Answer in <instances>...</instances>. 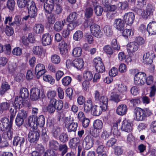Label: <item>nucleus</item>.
Segmentation results:
<instances>
[{"mask_svg": "<svg viewBox=\"0 0 156 156\" xmlns=\"http://www.w3.org/2000/svg\"><path fill=\"white\" fill-rule=\"evenodd\" d=\"M127 111V107L125 105H121L117 108L116 112L118 115H125Z\"/></svg>", "mask_w": 156, "mask_h": 156, "instance_id": "34", "label": "nucleus"}, {"mask_svg": "<svg viewBox=\"0 0 156 156\" xmlns=\"http://www.w3.org/2000/svg\"><path fill=\"white\" fill-rule=\"evenodd\" d=\"M12 126L11 125L9 126V128L7 129L8 131L5 133L4 134H6L7 138L9 140H11L12 137L13 136V129L12 128Z\"/></svg>", "mask_w": 156, "mask_h": 156, "instance_id": "60", "label": "nucleus"}, {"mask_svg": "<svg viewBox=\"0 0 156 156\" xmlns=\"http://www.w3.org/2000/svg\"><path fill=\"white\" fill-rule=\"evenodd\" d=\"M93 126L94 129L100 130L103 127V123L102 121L100 119H96L94 121Z\"/></svg>", "mask_w": 156, "mask_h": 156, "instance_id": "38", "label": "nucleus"}, {"mask_svg": "<svg viewBox=\"0 0 156 156\" xmlns=\"http://www.w3.org/2000/svg\"><path fill=\"white\" fill-rule=\"evenodd\" d=\"M10 123L9 120L7 118H3L0 120V130L5 131L9 128Z\"/></svg>", "mask_w": 156, "mask_h": 156, "instance_id": "19", "label": "nucleus"}, {"mask_svg": "<svg viewBox=\"0 0 156 156\" xmlns=\"http://www.w3.org/2000/svg\"><path fill=\"white\" fill-rule=\"evenodd\" d=\"M42 44L44 46L50 44L51 42V37L49 33L44 34L42 35Z\"/></svg>", "mask_w": 156, "mask_h": 156, "instance_id": "29", "label": "nucleus"}, {"mask_svg": "<svg viewBox=\"0 0 156 156\" xmlns=\"http://www.w3.org/2000/svg\"><path fill=\"white\" fill-rule=\"evenodd\" d=\"M36 128L38 126L40 127H42L45 124V119L44 116L40 115L38 118L36 116Z\"/></svg>", "mask_w": 156, "mask_h": 156, "instance_id": "37", "label": "nucleus"}, {"mask_svg": "<svg viewBox=\"0 0 156 156\" xmlns=\"http://www.w3.org/2000/svg\"><path fill=\"white\" fill-rule=\"evenodd\" d=\"M44 8L45 13L49 14L51 13L54 8V0H46L44 4Z\"/></svg>", "mask_w": 156, "mask_h": 156, "instance_id": "16", "label": "nucleus"}, {"mask_svg": "<svg viewBox=\"0 0 156 156\" xmlns=\"http://www.w3.org/2000/svg\"><path fill=\"white\" fill-rule=\"evenodd\" d=\"M93 63L97 72L103 73L105 71V67L100 57H97L94 58L93 61Z\"/></svg>", "mask_w": 156, "mask_h": 156, "instance_id": "7", "label": "nucleus"}, {"mask_svg": "<svg viewBox=\"0 0 156 156\" xmlns=\"http://www.w3.org/2000/svg\"><path fill=\"white\" fill-rule=\"evenodd\" d=\"M31 2H29L28 5H30V8L28 9V15L24 16L23 20H27L30 17V18H33L34 19L36 18L37 15V9L36 6L34 4L30 3Z\"/></svg>", "mask_w": 156, "mask_h": 156, "instance_id": "6", "label": "nucleus"}, {"mask_svg": "<svg viewBox=\"0 0 156 156\" xmlns=\"http://www.w3.org/2000/svg\"><path fill=\"white\" fill-rule=\"evenodd\" d=\"M43 80L44 81L47 82L51 84H53L55 82V80L51 75L45 74L43 76Z\"/></svg>", "mask_w": 156, "mask_h": 156, "instance_id": "47", "label": "nucleus"}, {"mask_svg": "<svg viewBox=\"0 0 156 156\" xmlns=\"http://www.w3.org/2000/svg\"><path fill=\"white\" fill-rule=\"evenodd\" d=\"M147 30L149 35L156 34V21L150 22L147 25Z\"/></svg>", "mask_w": 156, "mask_h": 156, "instance_id": "18", "label": "nucleus"}, {"mask_svg": "<svg viewBox=\"0 0 156 156\" xmlns=\"http://www.w3.org/2000/svg\"><path fill=\"white\" fill-rule=\"evenodd\" d=\"M46 70L45 69L44 65L42 64L39 63L37 64L35 67V73L36 74V76L38 79L44 74L46 72Z\"/></svg>", "mask_w": 156, "mask_h": 156, "instance_id": "12", "label": "nucleus"}, {"mask_svg": "<svg viewBox=\"0 0 156 156\" xmlns=\"http://www.w3.org/2000/svg\"><path fill=\"white\" fill-rule=\"evenodd\" d=\"M36 116L32 115L29 116L27 119V125L33 129L36 128Z\"/></svg>", "mask_w": 156, "mask_h": 156, "instance_id": "32", "label": "nucleus"}, {"mask_svg": "<svg viewBox=\"0 0 156 156\" xmlns=\"http://www.w3.org/2000/svg\"><path fill=\"white\" fill-rule=\"evenodd\" d=\"M135 119L138 121H142L147 116L152 114L151 111L148 108L142 109L138 108L134 111Z\"/></svg>", "mask_w": 156, "mask_h": 156, "instance_id": "2", "label": "nucleus"}, {"mask_svg": "<svg viewBox=\"0 0 156 156\" xmlns=\"http://www.w3.org/2000/svg\"><path fill=\"white\" fill-rule=\"evenodd\" d=\"M95 14L98 16H101L103 11V8L100 5H97L94 9Z\"/></svg>", "mask_w": 156, "mask_h": 156, "instance_id": "54", "label": "nucleus"}, {"mask_svg": "<svg viewBox=\"0 0 156 156\" xmlns=\"http://www.w3.org/2000/svg\"><path fill=\"white\" fill-rule=\"evenodd\" d=\"M51 62L55 64H58L60 62V58L59 56L57 55L54 54L51 57Z\"/></svg>", "mask_w": 156, "mask_h": 156, "instance_id": "57", "label": "nucleus"}, {"mask_svg": "<svg viewBox=\"0 0 156 156\" xmlns=\"http://www.w3.org/2000/svg\"><path fill=\"white\" fill-rule=\"evenodd\" d=\"M90 28L91 33L95 37L100 38L103 35V33L101 31L100 26L97 24L93 23H91Z\"/></svg>", "mask_w": 156, "mask_h": 156, "instance_id": "5", "label": "nucleus"}, {"mask_svg": "<svg viewBox=\"0 0 156 156\" xmlns=\"http://www.w3.org/2000/svg\"><path fill=\"white\" fill-rule=\"evenodd\" d=\"M20 96L23 99L27 98L29 96V92L27 89L26 88H22L20 91Z\"/></svg>", "mask_w": 156, "mask_h": 156, "instance_id": "45", "label": "nucleus"}, {"mask_svg": "<svg viewBox=\"0 0 156 156\" xmlns=\"http://www.w3.org/2000/svg\"><path fill=\"white\" fill-rule=\"evenodd\" d=\"M139 46L135 42H132L128 43L127 45V49L128 53H133L138 49Z\"/></svg>", "mask_w": 156, "mask_h": 156, "instance_id": "22", "label": "nucleus"}, {"mask_svg": "<svg viewBox=\"0 0 156 156\" xmlns=\"http://www.w3.org/2000/svg\"><path fill=\"white\" fill-rule=\"evenodd\" d=\"M127 89V86L123 83L119 84L118 87V91L121 93H123L126 92Z\"/></svg>", "mask_w": 156, "mask_h": 156, "instance_id": "63", "label": "nucleus"}, {"mask_svg": "<svg viewBox=\"0 0 156 156\" xmlns=\"http://www.w3.org/2000/svg\"><path fill=\"white\" fill-rule=\"evenodd\" d=\"M116 124H114L112 129V130L114 135L119 138L120 136V131L118 129Z\"/></svg>", "mask_w": 156, "mask_h": 156, "instance_id": "58", "label": "nucleus"}, {"mask_svg": "<svg viewBox=\"0 0 156 156\" xmlns=\"http://www.w3.org/2000/svg\"><path fill=\"white\" fill-rule=\"evenodd\" d=\"M133 124L129 120L125 119L122 123L121 129L122 131L129 133L133 129Z\"/></svg>", "mask_w": 156, "mask_h": 156, "instance_id": "11", "label": "nucleus"}, {"mask_svg": "<svg viewBox=\"0 0 156 156\" xmlns=\"http://www.w3.org/2000/svg\"><path fill=\"white\" fill-rule=\"evenodd\" d=\"M60 52L61 54H65L68 50V44L66 42L62 41L59 44Z\"/></svg>", "mask_w": 156, "mask_h": 156, "instance_id": "26", "label": "nucleus"}, {"mask_svg": "<svg viewBox=\"0 0 156 156\" xmlns=\"http://www.w3.org/2000/svg\"><path fill=\"white\" fill-rule=\"evenodd\" d=\"M33 52L35 55L40 57H44L45 55V51L41 46L34 47Z\"/></svg>", "mask_w": 156, "mask_h": 156, "instance_id": "27", "label": "nucleus"}, {"mask_svg": "<svg viewBox=\"0 0 156 156\" xmlns=\"http://www.w3.org/2000/svg\"><path fill=\"white\" fill-rule=\"evenodd\" d=\"M104 51L107 54L111 55L113 53V50L110 45H106L103 47Z\"/></svg>", "mask_w": 156, "mask_h": 156, "instance_id": "64", "label": "nucleus"}, {"mask_svg": "<svg viewBox=\"0 0 156 156\" xmlns=\"http://www.w3.org/2000/svg\"><path fill=\"white\" fill-rule=\"evenodd\" d=\"M31 2L30 3L32 4H34L35 6H36L35 2L33 1L26 0H18L17 5L20 8L25 7L26 6L28 9L30 8V5H28L29 2Z\"/></svg>", "mask_w": 156, "mask_h": 156, "instance_id": "23", "label": "nucleus"}, {"mask_svg": "<svg viewBox=\"0 0 156 156\" xmlns=\"http://www.w3.org/2000/svg\"><path fill=\"white\" fill-rule=\"evenodd\" d=\"M93 144V140L92 137L90 136H87L83 140V147L85 149L89 150L92 147Z\"/></svg>", "mask_w": 156, "mask_h": 156, "instance_id": "10", "label": "nucleus"}, {"mask_svg": "<svg viewBox=\"0 0 156 156\" xmlns=\"http://www.w3.org/2000/svg\"><path fill=\"white\" fill-rule=\"evenodd\" d=\"M78 16V14L76 12H72L68 16L66 21L68 22H72L77 19Z\"/></svg>", "mask_w": 156, "mask_h": 156, "instance_id": "46", "label": "nucleus"}, {"mask_svg": "<svg viewBox=\"0 0 156 156\" xmlns=\"http://www.w3.org/2000/svg\"><path fill=\"white\" fill-rule=\"evenodd\" d=\"M49 146L51 148L57 150L59 146V144L55 140H51L49 142Z\"/></svg>", "mask_w": 156, "mask_h": 156, "instance_id": "51", "label": "nucleus"}, {"mask_svg": "<svg viewBox=\"0 0 156 156\" xmlns=\"http://www.w3.org/2000/svg\"><path fill=\"white\" fill-rule=\"evenodd\" d=\"M72 81L71 77L69 76H66L63 78L62 80V85L66 86L69 85Z\"/></svg>", "mask_w": 156, "mask_h": 156, "instance_id": "50", "label": "nucleus"}, {"mask_svg": "<svg viewBox=\"0 0 156 156\" xmlns=\"http://www.w3.org/2000/svg\"><path fill=\"white\" fill-rule=\"evenodd\" d=\"M44 30V26L41 24H36L34 27V31L36 34L42 33L43 32Z\"/></svg>", "mask_w": 156, "mask_h": 156, "instance_id": "41", "label": "nucleus"}, {"mask_svg": "<svg viewBox=\"0 0 156 156\" xmlns=\"http://www.w3.org/2000/svg\"><path fill=\"white\" fill-rule=\"evenodd\" d=\"M93 75L92 72L89 71H84L83 73V77L86 80L90 81L93 78Z\"/></svg>", "mask_w": 156, "mask_h": 156, "instance_id": "44", "label": "nucleus"}, {"mask_svg": "<svg viewBox=\"0 0 156 156\" xmlns=\"http://www.w3.org/2000/svg\"><path fill=\"white\" fill-rule=\"evenodd\" d=\"M132 73L135 74L134 77V83L137 85L140 86L144 84L146 81V74L142 72H138L137 69L132 70Z\"/></svg>", "mask_w": 156, "mask_h": 156, "instance_id": "3", "label": "nucleus"}, {"mask_svg": "<svg viewBox=\"0 0 156 156\" xmlns=\"http://www.w3.org/2000/svg\"><path fill=\"white\" fill-rule=\"evenodd\" d=\"M80 144V140L79 137H76L71 139L70 141V147L73 149H76Z\"/></svg>", "mask_w": 156, "mask_h": 156, "instance_id": "28", "label": "nucleus"}, {"mask_svg": "<svg viewBox=\"0 0 156 156\" xmlns=\"http://www.w3.org/2000/svg\"><path fill=\"white\" fill-rule=\"evenodd\" d=\"M104 31L105 35L108 37H111L113 34L111 28L109 26H105L104 28Z\"/></svg>", "mask_w": 156, "mask_h": 156, "instance_id": "49", "label": "nucleus"}, {"mask_svg": "<svg viewBox=\"0 0 156 156\" xmlns=\"http://www.w3.org/2000/svg\"><path fill=\"white\" fill-rule=\"evenodd\" d=\"M39 136L38 131L30 130L28 134V140L31 143H35L39 139Z\"/></svg>", "mask_w": 156, "mask_h": 156, "instance_id": "13", "label": "nucleus"}, {"mask_svg": "<svg viewBox=\"0 0 156 156\" xmlns=\"http://www.w3.org/2000/svg\"><path fill=\"white\" fill-rule=\"evenodd\" d=\"M22 25V23L21 21V18L18 16H15L14 20L11 23V26L16 27L17 29H20Z\"/></svg>", "mask_w": 156, "mask_h": 156, "instance_id": "35", "label": "nucleus"}, {"mask_svg": "<svg viewBox=\"0 0 156 156\" xmlns=\"http://www.w3.org/2000/svg\"><path fill=\"white\" fill-rule=\"evenodd\" d=\"M40 90L37 88H33L30 91V98L31 100L35 101L39 99L41 96Z\"/></svg>", "mask_w": 156, "mask_h": 156, "instance_id": "14", "label": "nucleus"}, {"mask_svg": "<svg viewBox=\"0 0 156 156\" xmlns=\"http://www.w3.org/2000/svg\"><path fill=\"white\" fill-rule=\"evenodd\" d=\"M105 110H103V108H102L100 106L94 105L91 112L93 115L98 116L101 113L102 111H105Z\"/></svg>", "mask_w": 156, "mask_h": 156, "instance_id": "31", "label": "nucleus"}, {"mask_svg": "<svg viewBox=\"0 0 156 156\" xmlns=\"http://www.w3.org/2000/svg\"><path fill=\"white\" fill-rule=\"evenodd\" d=\"M10 111L11 115L10 116V121L9 122L10 125H11V126H12V122L16 112V109H15V108L13 106L12 108H11L10 109Z\"/></svg>", "mask_w": 156, "mask_h": 156, "instance_id": "48", "label": "nucleus"}, {"mask_svg": "<svg viewBox=\"0 0 156 156\" xmlns=\"http://www.w3.org/2000/svg\"><path fill=\"white\" fill-rule=\"evenodd\" d=\"M56 92L55 90H50L47 92V96L48 99L50 100L55 99L54 98L56 96Z\"/></svg>", "mask_w": 156, "mask_h": 156, "instance_id": "55", "label": "nucleus"}, {"mask_svg": "<svg viewBox=\"0 0 156 156\" xmlns=\"http://www.w3.org/2000/svg\"><path fill=\"white\" fill-rule=\"evenodd\" d=\"M73 119L70 116L66 118L64 123L65 127L69 132H75L78 126L77 122H73Z\"/></svg>", "mask_w": 156, "mask_h": 156, "instance_id": "4", "label": "nucleus"}, {"mask_svg": "<svg viewBox=\"0 0 156 156\" xmlns=\"http://www.w3.org/2000/svg\"><path fill=\"white\" fill-rule=\"evenodd\" d=\"M111 99L116 102H118L120 100L119 95L117 92H112L111 94Z\"/></svg>", "mask_w": 156, "mask_h": 156, "instance_id": "56", "label": "nucleus"}, {"mask_svg": "<svg viewBox=\"0 0 156 156\" xmlns=\"http://www.w3.org/2000/svg\"><path fill=\"white\" fill-rule=\"evenodd\" d=\"M83 33L82 31L77 30L73 35V39L76 41H80L83 37Z\"/></svg>", "mask_w": 156, "mask_h": 156, "instance_id": "39", "label": "nucleus"}, {"mask_svg": "<svg viewBox=\"0 0 156 156\" xmlns=\"http://www.w3.org/2000/svg\"><path fill=\"white\" fill-rule=\"evenodd\" d=\"M135 15L132 12L125 13L123 16V19L126 23L128 25L132 24L134 20Z\"/></svg>", "mask_w": 156, "mask_h": 156, "instance_id": "17", "label": "nucleus"}, {"mask_svg": "<svg viewBox=\"0 0 156 156\" xmlns=\"http://www.w3.org/2000/svg\"><path fill=\"white\" fill-rule=\"evenodd\" d=\"M124 21L121 19H117L115 20L113 26L117 30H122L125 26Z\"/></svg>", "mask_w": 156, "mask_h": 156, "instance_id": "21", "label": "nucleus"}, {"mask_svg": "<svg viewBox=\"0 0 156 156\" xmlns=\"http://www.w3.org/2000/svg\"><path fill=\"white\" fill-rule=\"evenodd\" d=\"M25 141V139L24 137L16 136L14 138L13 144L14 146H16L19 145L20 148H22L23 147Z\"/></svg>", "mask_w": 156, "mask_h": 156, "instance_id": "25", "label": "nucleus"}, {"mask_svg": "<svg viewBox=\"0 0 156 156\" xmlns=\"http://www.w3.org/2000/svg\"><path fill=\"white\" fill-rule=\"evenodd\" d=\"M10 89V86L6 82L2 83L1 86V90L0 91V95H3L5 92Z\"/></svg>", "mask_w": 156, "mask_h": 156, "instance_id": "40", "label": "nucleus"}, {"mask_svg": "<svg viewBox=\"0 0 156 156\" xmlns=\"http://www.w3.org/2000/svg\"><path fill=\"white\" fill-rule=\"evenodd\" d=\"M108 100V98L106 96L102 95L100 97V99L99 101L100 106L103 108L104 110H106L107 108Z\"/></svg>", "mask_w": 156, "mask_h": 156, "instance_id": "30", "label": "nucleus"}, {"mask_svg": "<svg viewBox=\"0 0 156 156\" xmlns=\"http://www.w3.org/2000/svg\"><path fill=\"white\" fill-rule=\"evenodd\" d=\"M82 52V49L80 47H76L74 48L72 51V55L74 57L80 56Z\"/></svg>", "mask_w": 156, "mask_h": 156, "instance_id": "42", "label": "nucleus"}, {"mask_svg": "<svg viewBox=\"0 0 156 156\" xmlns=\"http://www.w3.org/2000/svg\"><path fill=\"white\" fill-rule=\"evenodd\" d=\"M23 105L26 106H29V104L28 101L24 100L20 97L17 96L15 98L14 101V105H13L15 109H19L22 107Z\"/></svg>", "mask_w": 156, "mask_h": 156, "instance_id": "9", "label": "nucleus"}, {"mask_svg": "<svg viewBox=\"0 0 156 156\" xmlns=\"http://www.w3.org/2000/svg\"><path fill=\"white\" fill-rule=\"evenodd\" d=\"M155 10L154 6L151 4H148L146 6L145 10L142 12L141 16L144 19H147L149 17L152 15Z\"/></svg>", "mask_w": 156, "mask_h": 156, "instance_id": "8", "label": "nucleus"}, {"mask_svg": "<svg viewBox=\"0 0 156 156\" xmlns=\"http://www.w3.org/2000/svg\"><path fill=\"white\" fill-rule=\"evenodd\" d=\"M93 106L92 104V99L89 98L85 102L83 106L84 111L85 112L88 113L92 109Z\"/></svg>", "mask_w": 156, "mask_h": 156, "instance_id": "33", "label": "nucleus"}, {"mask_svg": "<svg viewBox=\"0 0 156 156\" xmlns=\"http://www.w3.org/2000/svg\"><path fill=\"white\" fill-rule=\"evenodd\" d=\"M63 106V101L61 100L57 101L56 99L50 100L46 107L47 112L50 114L54 113L55 110L60 111Z\"/></svg>", "mask_w": 156, "mask_h": 156, "instance_id": "1", "label": "nucleus"}, {"mask_svg": "<svg viewBox=\"0 0 156 156\" xmlns=\"http://www.w3.org/2000/svg\"><path fill=\"white\" fill-rule=\"evenodd\" d=\"M93 14V10L91 7L86 8L85 11V16L87 18H90Z\"/></svg>", "mask_w": 156, "mask_h": 156, "instance_id": "62", "label": "nucleus"}, {"mask_svg": "<svg viewBox=\"0 0 156 156\" xmlns=\"http://www.w3.org/2000/svg\"><path fill=\"white\" fill-rule=\"evenodd\" d=\"M45 14L46 16L48 23L50 24H54L57 18L56 15L51 13L49 14Z\"/></svg>", "mask_w": 156, "mask_h": 156, "instance_id": "36", "label": "nucleus"}, {"mask_svg": "<svg viewBox=\"0 0 156 156\" xmlns=\"http://www.w3.org/2000/svg\"><path fill=\"white\" fill-rule=\"evenodd\" d=\"M17 68V65L16 63L14 62L9 63L8 70L10 74H13L16 71Z\"/></svg>", "mask_w": 156, "mask_h": 156, "instance_id": "43", "label": "nucleus"}, {"mask_svg": "<svg viewBox=\"0 0 156 156\" xmlns=\"http://www.w3.org/2000/svg\"><path fill=\"white\" fill-rule=\"evenodd\" d=\"M114 154L116 155L119 156L121 155L123 153V149L122 147L117 146L114 148Z\"/></svg>", "mask_w": 156, "mask_h": 156, "instance_id": "61", "label": "nucleus"}, {"mask_svg": "<svg viewBox=\"0 0 156 156\" xmlns=\"http://www.w3.org/2000/svg\"><path fill=\"white\" fill-rule=\"evenodd\" d=\"M5 32L7 36H11L14 33L13 29L12 27L6 25L5 29Z\"/></svg>", "mask_w": 156, "mask_h": 156, "instance_id": "52", "label": "nucleus"}, {"mask_svg": "<svg viewBox=\"0 0 156 156\" xmlns=\"http://www.w3.org/2000/svg\"><path fill=\"white\" fill-rule=\"evenodd\" d=\"M73 66L78 70H80L83 67L84 63L83 59L80 58H76L73 61Z\"/></svg>", "mask_w": 156, "mask_h": 156, "instance_id": "20", "label": "nucleus"}, {"mask_svg": "<svg viewBox=\"0 0 156 156\" xmlns=\"http://www.w3.org/2000/svg\"><path fill=\"white\" fill-rule=\"evenodd\" d=\"M118 6V3H116V4L111 3V4L109 5V6L106 8L107 11L110 12L115 11L117 9Z\"/></svg>", "mask_w": 156, "mask_h": 156, "instance_id": "59", "label": "nucleus"}, {"mask_svg": "<svg viewBox=\"0 0 156 156\" xmlns=\"http://www.w3.org/2000/svg\"><path fill=\"white\" fill-rule=\"evenodd\" d=\"M133 34V31L130 29H125L122 33V35L125 37H131Z\"/></svg>", "mask_w": 156, "mask_h": 156, "instance_id": "53", "label": "nucleus"}, {"mask_svg": "<svg viewBox=\"0 0 156 156\" xmlns=\"http://www.w3.org/2000/svg\"><path fill=\"white\" fill-rule=\"evenodd\" d=\"M66 23L65 20L56 22L53 26L54 30L58 32L60 31L63 29Z\"/></svg>", "mask_w": 156, "mask_h": 156, "instance_id": "24", "label": "nucleus"}, {"mask_svg": "<svg viewBox=\"0 0 156 156\" xmlns=\"http://www.w3.org/2000/svg\"><path fill=\"white\" fill-rule=\"evenodd\" d=\"M155 57L154 53L153 52H147L143 55L144 62L147 64H151L153 61V59Z\"/></svg>", "mask_w": 156, "mask_h": 156, "instance_id": "15", "label": "nucleus"}]
</instances>
